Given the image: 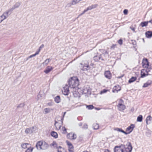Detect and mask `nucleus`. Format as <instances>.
<instances>
[{
  "label": "nucleus",
  "mask_w": 152,
  "mask_h": 152,
  "mask_svg": "<svg viewBox=\"0 0 152 152\" xmlns=\"http://www.w3.org/2000/svg\"><path fill=\"white\" fill-rule=\"evenodd\" d=\"M126 147L124 144H121L119 146H115L114 148V152H132L133 147L130 142H128L126 145Z\"/></svg>",
  "instance_id": "1"
},
{
  "label": "nucleus",
  "mask_w": 152,
  "mask_h": 152,
  "mask_svg": "<svg viewBox=\"0 0 152 152\" xmlns=\"http://www.w3.org/2000/svg\"><path fill=\"white\" fill-rule=\"evenodd\" d=\"M68 84L69 87L71 89H75V90H73V91H75V90L79 89L78 87L79 85V79L77 77H71L68 81Z\"/></svg>",
  "instance_id": "2"
},
{
  "label": "nucleus",
  "mask_w": 152,
  "mask_h": 152,
  "mask_svg": "<svg viewBox=\"0 0 152 152\" xmlns=\"http://www.w3.org/2000/svg\"><path fill=\"white\" fill-rule=\"evenodd\" d=\"M21 2H16L13 6L12 7L9 9L6 12V14L7 15L10 14L11 13L12 11L16 8H18L21 4Z\"/></svg>",
  "instance_id": "3"
},
{
  "label": "nucleus",
  "mask_w": 152,
  "mask_h": 152,
  "mask_svg": "<svg viewBox=\"0 0 152 152\" xmlns=\"http://www.w3.org/2000/svg\"><path fill=\"white\" fill-rule=\"evenodd\" d=\"M142 64L143 68H147L149 66L150 63L147 58H144L142 59Z\"/></svg>",
  "instance_id": "4"
},
{
  "label": "nucleus",
  "mask_w": 152,
  "mask_h": 152,
  "mask_svg": "<svg viewBox=\"0 0 152 152\" xmlns=\"http://www.w3.org/2000/svg\"><path fill=\"white\" fill-rule=\"evenodd\" d=\"M62 91L63 94L64 95H68L69 92V87L67 84H66L64 87H63Z\"/></svg>",
  "instance_id": "5"
},
{
  "label": "nucleus",
  "mask_w": 152,
  "mask_h": 152,
  "mask_svg": "<svg viewBox=\"0 0 152 152\" xmlns=\"http://www.w3.org/2000/svg\"><path fill=\"white\" fill-rule=\"evenodd\" d=\"M94 60L96 62H98L99 61L100 59H101L103 61H104L105 59L104 58H103L102 54H99L97 53V55H96L94 56L93 57Z\"/></svg>",
  "instance_id": "6"
},
{
  "label": "nucleus",
  "mask_w": 152,
  "mask_h": 152,
  "mask_svg": "<svg viewBox=\"0 0 152 152\" xmlns=\"http://www.w3.org/2000/svg\"><path fill=\"white\" fill-rule=\"evenodd\" d=\"M134 127V124H132L126 128V132L129 131L128 132H127V133H128V134H130L132 132Z\"/></svg>",
  "instance_id": "7"
},
{
  "label": "nucleus",
  "mask_w": 152,
  "mask_h": 152,
  "mask_svg": "<svg viewBox=\"0 0 152 152\" xmlns=\"http://www.w3.org/2000/svg\"><path fill=\"white\" fill-rule=\"evenodd\" d=\"M117 107L118 110L120 111H123L126 108L125 106L122 103H119Z\"/></svg>",
  "instance_id": "8"
},
{
  "label": "nucleus",
  "mask_w": 152,
  "mask_h": 152,
  "mask_svg": "<svg viewBox=\"0 0 152 152\" xmlns=\"http://www.w3.org/2000/svg\"><path fill=\"white\" fill-rule=\"evenodd\" d=\"M105 77L108 79H110L112 77L111 74L109 70L105 71L104 73Z\"/></svg>",
  "instance_id": "9"
},
{
  "label": "nucleus",
  "mask_w": 152,
  "mask_h": 152,
  "mask_svg": "<svg viewBox=\"0 0 152 152\" xmlns=\"http://www.w3.org/2000/svg\"><path fill=\"white\" fill-rule=\"evenodd\" d=\"M121 90V87L118 85H117L114 86L112 90L113 92L115 93L116 92L117 93L118 91H119Z\"/></svg>",
  "instance_id": "10"
},
{
  "label": "nucleus",
  "mask_w": 152,
  "mask_h": 152,
  "mask_svg": "<svg viewBox=\"0 0 152 152\" xmlns=\"http://www.w3.org/2000/svg\"><path fill=\"white\" fill-rule=\"evenodd\" d=\"M42 145V141H39L37 142L36 145V147L38 150H41Z\"/></svg>",
  "instance_id": "11"
},
{
  "label": "nucleus",
  "mask_w": 152,
  "mask_h": 152,
  "mask_svg": "<svg viewBox=\"0 0 152 152\" xmlns=\"http://www.w3.org/2000/svg\"><path fill=\"white\" fill-rule=\"evenodd\" d=\"M82 92L85 94L90 93L91 90L89 87H84L83 90Z\"/></svg>",
  "instance_id": "12"
},
{
  "label": "nucleus",
  "mask_w": 152,
  "mask_h": 152,
  "mask_svg": "<svg viewBox=\"0 0 152 152\" xmlns=\"http://www.w3.org/2000/svg\"><path fill=\"white\" fill-rule=\"evenodd\" d=\"M49 147V145L45 141L42 142V150H45L47 148Z\"/></svg>",
  "instance_id": "13"
},
{
  "label": "nucleus",
  "mask_w": 152,
  "mask_h": 152,
  "mask_svg": "<svg viewBox=\"0 0 152 152\" xmlns=\"http://www.w3.org/2000/svg\"><path fill=\"white\" fill-rule=\"evenodd\" d=\"M146 37L148 38H150L152 37V31H148L145 33Z\"/></svg>",
  "instance_id": "14"
},
{
  "label": "nucleus",
  "mask_w": 152,
  "mask_h": 152,
  "mask_svg": "<svg viewBox=\"0 0 152 152\" xmlns=\"http://www.w3.org/2000/svg\"><path fill=\"white\" fill-rule=\"evenodd\" d=\"M53 69V68L51 66H48L44 70V72L46 74H48Z\"/></svg>",
  "instance_id": "15"
},
{
  "label": "nucleus",
  "mask_w": 152,
  "mask_h": 152,
  "mask_svg": "<svg viewBox=\"0 0 152 152\" xmlns=\"http://www.w3.org/2000/svg\"><path fill=\"white\" fill-rule=\"evenodd\" d=\"M51 135L55 138H57L58 137V134L55 131H53L50 133Z\"/></svg>",
  "instance_id": "16"
},
{
  "label": "nucleus",
  "mask_w": 152,
  "mask_h": 152,
  "mask_svg": "<svg viewBox=\"0 0 152 152\" xmlns=\"http://www.w3.org/2000/svg\"><path fill=\"white\" fill-rule=\"evenodd\" d=\"M90 67L88 64H86V65H83L82 70L83 71H87L89 70Z\"/></svg>",
  "instance_id": "17"
},
{
  "label": "nucleus",
  "mask_w": 152,
  "mask_h": 152,
  "mask_svg": "<svg viewBox=\"0 0 152 152\" xmlns=\"http://www.w3.org/2000/svg\"><path fill=\"white\" fill-rule=\"evenodd\" d=\"M114 130L118 131L121 132L126 135H127L128 134V133H127V132H125L121 128H116Z\"/></svg>",
  "instance_id": "18"
},
{
  "label": "nucleus",
  "mask_w": 152,
  "mask_h": 152,
  "mask_svg": "<svg viewBox=\"0 0 152 152\" xmlns=\"http://www.w3.org/2000/svg\"><path fill=\"white\" fill-rule=\"evenodd\" d=\"M54 101L57 103H58L61 102V98L58 95L54 98Z\"/></svg>",
  "instance_id": "19"
},
{
  "label": "nucleus",
  "mask_w": 152,
  "mask_h": 152,
  "mask_svg": "<svg viewBox=\"0 0 152 152\" xmlns=\"http://www.w3.org/2000/svg\"><path fill=\"white\" fill-rule=\"evenodd\" d=\"M145 72L142 69L141 72V78H143L146 76H148L149 75V74H145Z\"/></svg>",
  "instance_id": "20"
},
{
  "label": "nucleus",
  "mask_w": 152,
  "mask_h": 152,
  "mask_svg": "<svg viewBox=\"0 0 152 152\" xmlns=\"http://www.w3.org/2000/svg\"><path fill=\"white\" fill-rule=\"evenodd\" d=\"M152 82L151 81L148 80L146 83H145L142 86L143 88H146L148 87V86L151 85Z\"/></svg>",
  "instance_id": "21"
},
{
  "label": "nucleus",
  "mask_w": 152,
  "mask_h": 152,
  "mask_svg": "<svg viewBox=\"0 0 152 152\" xmlns=\"http://www.w3.org/2000/svg\"><path fill=\"white\" fill-rule=\"evenodd\" d=\"M148 24V21H143L140 24V26L142 27H143L145 26H147Z\"/></svg>",
  "instance_id": "22"
},
{
  "label": "nucleus",
  "mask_w": 152,
  "mask_h": 152,
  "mask_svg": "<svg viewBox=\"0 0 152 152\" xmlns=\"http://www.w3.org/2000/svg\"><path fill=\"white\" fill-rule=\"evenodd\" d=\"M6 13V12L4 13L3 15L0 16V23H1L4 19L7 18L6 16L4 15V14L7 15Z\"/></svg>",
  "instance_id": "23"
},
{
  "label": "nucleus",
  "mask_w": 152,
  "mask_h": 152,
  "mask_svg": "<svg viewBox=\"0 0 152 152\" xmlns=\"http://www.w3.org/2000/svg\"><path fill=\"white\" fill-rule=\"evenodd\" d=\"M137 80V77H132L131 78H130L128 81V83H131Z\"/></svg>",
  "instance_id": "24"
},
{
  "label": "nucleus",
  "mask_w": 152,
  "mask_h": 152,
  "mask_svg": "<svg viewBox=\"0 0 152 152\" xmlns=\"http://www.w3.org/2000/svg\"><path fill=\"white\" fill-rule=\"evenodd\" d=\"M25 132L27 134H31L33 133V131L31 130V128H27L25 130Z\"/></svg>",
  "instance_id": "25"
},
{
  "label": "nucleus",
  "mask_w": 152,
  "mask_h": 152,
  "mask_svg": "<svg viewBox=\"0 0 152 152\" xmlns=\"http://www.w3.org/2000/svg\"><path fill=\"white\" fill-rule=\"evenodd\" d=\"M93 127L94 129L96 130L99 128V124L96 123H94L93 125Z\"/></svg>",
  "instance_id": "26"
},
{
  "label": "nucleus",
  "mask_w": 152,
  "mask_h": 152,
  "mask_svg": "<svg viewBox=\"0 0 152 152\" xmlns=\"http://www.w3.org/2000/svg\"><path fill=\"white\" fill-rule=\"evenodd\" d=\"M143 117L141 115H139L137 117V121L138 122H141L142 121Z\"/></svg>",
  "instance_id": "27"
},
{
  "label": "nucleus",
  "mask_w": 152,
  "mask_h": 152,
  "mask_svg": "<svg viewBox=\"0 0 152 152\" xmlns=\"http://www.w3.org/2000/svg\"><path fill=\"white\" fill-rule=\"evenodd\" d=\"M44 110L45 112V114H47L50 113L51 110H53V109H50L49 108H45Z\"/></svg>",
  "instance_id": "28"
},
{
  "label": "nucleus",
  "mask_w": 152,
  "mask_h": 152,
  "mask_svg": "<svg viewBox=\"0 0 152 152\" xmlns=\"http://www.w3.org/2000/svg\"><path fill=\"white\" fill-rule=\"evenodd\" d=\"M66 142L67 145L69 146V149H72L73 148L71 142L68 140H66Z\"/></svg>",
  "instance_id": "29"
},
{
  "label": "nucleus",
  "mask_w": 152,
  "mask_h": 152,
  "mask_svg": "<svg viewBox=\"0 0 152 152\" xmlns=\"http://www.w3.org/2000/svg\"><path fill=\"white\" fill-rule=\"evenodd\" d=\"M152 121V117L151 115L148 116L146 118V121L147 124H148V121Z\"/></svg>",
  "instance_id": "30"
},
{
  "label": "nucleus",
  "mask_w": 152,
  "mask_h": 152,
  "mask_svg": "<svg viewBox=\"0 0 152 152\" xmlns=\"http://www.w3.org/2000/svg\"><path fill=\"white\" fill-rule=\"evenodd\" d=\"M28 145V143H24L21 145V147L24 149H26L27 148V145Z\"/></svg>",
  "instance_id": "31"
},
{
  "label": "nucleus",
  "mask_w": 152,
  "mask_h": 152,
  "mask_svg": "<svg viewBox=\"0 0 152 152\" xmlns=\"http://www.w3.org/2000/svg\"><path fill=\"white\" fill-rule=\"evenodd\" d=\"M86 107L88 110H92L94 108V107L93 105H86Z\"/></svg>",
  "instance_id": "32"
},
{
  "label": "nucleus",
  "mask_w": 152,
  "mask_h": 152,
  "mask_svg": "<svg viewBox=\"0 0 152 152\" xmlns=\"http://www.w3.org/2000/svg\"><path fill=\"white\" fill-rule=\"evenodd\" d=\"M25 104L24 103H21L19 104L17 106V108H22L24 107L25 106Z\"/></svg>",
  "instance_id": "33"
},
{
  "label": "nucleus",
  "mask_w": 152,
  "mask_h": 152,
  "mask_svg": "<svg viewBox=\"0 0 152 152\" xmlns=\"http://www.w3.org/2000/svg\"><path fill=\"white\" fill-rule=\"evenodd\" d=\"M49 59L48 58H47L45 60L44 62L43 63V64L44 65H47L48 64V63H49Z\"/></svg>",
  "instance_id": "34"
},
{
  "label": "nucleus",
  "mask_w": 152,
  "mask_h": 152,
  "mask_svg": "<svg viewBox=\"0 0 152 152\" xmlns=\"http://www.w3.org/2000/svg\"><path fill=\"white\" fill-rule=\"evenodd\" d=\"M79 2V1H78V0H73L72 1L71 4H73L74 5Z\"/></svg>",
  "instance_id": "35"
},
{
  "label": "nucleus",
  "mask_w": 152,
  "mask_h": 152,
  "mask_svg": "<svg viewBox=\"0 0 152 152\" xmlns=\"http://www.w3.org/2000/svg\"><path fill=\"white\" fill-rule=\"evenodd\" d=\"M103 55L104 57L105 58V59H106L107 57L108 56V52L107 51H106Z\"/></svg>",
  "instance_id": "36"
},
{
  "label": "nucleus",
  "mask_w": 152,
  "mask_h": 152,
  "mask_svg": "<svg viewBox=\"0 0 152 152\" xmlns=\"http://www.w3.org/2000/svg\"><path fill=\"white\" fill-rule=\"evenodd\" d=\"M131 41L132 42V44L134 45H135V46H134V48H135L137 45V42L135 40H132Z\"/></svg>",
  "instance_id": "37"
},
{
  "label": "nucleus",
  "mask_w": 152,
  "mask_h": 152,
  "mask_svg": "<svg viewBox=\"0 0 152 152\" xmlns=\"http://www.w3.org/2000/svg\"><path fill=\"white\" fill-rule=\"evenodd\" d=\"M77 135L76 134H72L71 136V139L72 140H75L76 138Z\"/></svg>",
  "instance_id": "38"
},
{
  "label": "nucleus",
  "mask_w": 152,
  "mask_h": 152,
  "mask_svg": "<svg viewBox=\"0 0 152 152\" xmlns=\"http://www.w3.org/2000/svg\"><path fill=\"white\" fill-rule=\"evenodd\" d=\"M145 68H146V69H143V70L146 72L147 73L146 74H148V72H150V69H148V67Z\"/></svg>",
  "instance_id": "39"
},
{
  "label": "nucleus",
  "mask_w": 152,
  "mask_h": 152,
  "mask_svg": "<svg viewBox=\"0 0 152 152\" xmlns=\"http://www.w3.org/2000/svg\"><path fill=\"white\" fill-rule=\"evenodd\" d=\"M108 91V90L106 89H104L103 90L101 91L100 92V94H102L107 92Z\"/></svg>",
  "instance_id": "40"
},
{
  "label": "nucleus",
  "mask_w": 152,
  "mask_h": 152,
  "mask_svg": "<svg viewBox=\"0 0 152 152\" xmlns=\"http://www.w3.org/2000/svg\"><path fill=\"white\" fill-rule=\"evenodd\" d=\"M33 150V148H28L25 151V152H32Z\"/></svg>",
  "instance_id": "41"
},
{
  "label": "nucleus",
  "mask_w": 152,
  "mask_h": 152,
  "mask_svg": "<svg viewBox=\"0 0 152 152\" xmlns=\"http://www.w3.org/2000/svg\"><path fill=\"white\" fill-rule=\"evenodd\" d=\"M71 135H72V133H70L67 134V138L70 139H71V136H70Z\"/></svg>",
  "instance_id": "42"
},
{
  "label": "nucleus",
  "mask_w": 152,
  "mask_h": 152,
  "mask_svg": "<svg viewBox=\"0 0 152 152\" xmlns=\"http://www.w3.org/2000/svg\"><path fill=\"white\" fill-rule=\"evenodd\" d=\"M50 145H52L56 147L57 146V144L56 142L53 141V143Z\"/></svg>",
  "instance_id": "43"
},
{
  "label": "nucleus",
  "mask_w": 152,
  "mask_h": 152,
  "mask_svg": "<svg viewBox=\"0 0 152 152\" xmlns=\"http://www.w3.org/2000/svg\"><path fill=\"white\" fill-rule=\"evenodd\" d=\"M118 43L120 45H122L123 44V40L121 39H119L118 41Z\"/></svg>",
  "instance_id": "44"
},
{
  "label": "nucleus",
  "mask_w": 152,
  "mask_h": 152,
  "mask_svg": "<svg viewBox=\"0 0 152 152\" xmlns=\"http://www.w3.org/2000/svg\"><path fill=\"white\" fill-rule=\"evenodd\" d=\"M97 6V4H92L91 6L92 9L96 8Z\"/></svg>",
  "instance_id": "45"
},
{
  "label": "nucleus",
  "mask_w": 152,
  "mask_h": 152,
  "mask_svg": "<svg viewBox=\"0 0 152 152\" xmlns=\"http://www.w3.org/2000/svg\"><path fill=\"white\" fill-rule=\"evenodd\" d=\"M83 129H86L88 128V125L86 124H84L82 127Z\"/></svg>",
  "instance_id": "46"
},
{
  "label": "nucleus",
  "mask_w": 152,
  "mask_h": 152,
  "mask_svg": "<svg viewBox=\"0 0 152 152\" xmlns=\"http://www.w3.org/2000/svg\"><path fill=\"white\" fill-rule=\"evenodd\" d=\"M123 13L125 15H127L128 13V10L127 9L124 10L123 11Z\"/></svg>",
  "instance_id": "47"
},
{
  "label": "nucleus",
  "mask_w": 152,
  "mask_h": 152,
  "mask_svg": "<svg viewBox=\"0 0 152 152\" xmlns=\"http://www.w3.org/2000/svg\"><path fill=\"white\" fill-rule=\"evenodd\" d=\"M63 130L64 131V133L65 134L67 133L66 129L64 127L62 128Z\"/></svg>",
  "instance_id": "48"
},
{
  "label": "nucleus",
  "mask_w": 152,
  "mask_h": 152,
  "mask_svg": "<svg viewBox=\"0 0 152 152\" xmlns=\"http://www.w3.org/2000/svg\"><path fill=\"white\" fill-rule=\"evenodd\" d=\"M87 12V11L86 10H85L83 12L81 13L77 17V18H78L79 16L82 15L83 14H84L86 12Z\"/></svg>",
  "instance_id": "49"
},
{
  "label": "nucleus",
  "mask_w": 152,
  "mask_h": 152,
  "mask_svg": "<svg viewBox=\"0 0 152 152\" xmlns=\"http://www.w3.org/2000/svg\"><path fill=\"white\" fill-rule=\"evenodd\" d=\"M66 113V112H64V114L63 115V117L61 118V122L62 123H63V121L64 120V118Z\"/></svg>",
  "instance_id": "50"
},
{
  "label": "nucleus",
  "mask_w": 152,
  "mask_h": 152,
  "mask_svg": "<svg viewBox=\"0 0 152 152\" xmlns=\"http://www.w3.org/2000/svg\"><path fill=\"white\" fill-rule=\"evenodd\" d=\"M92 8H91V6H89L86 9H85L87 11V12L88 10H92Z\"/></svg>",
  "instance_id": "51"
},
{
  "label": "nucleus",
  "mask_w": 152,
  "mask_h": 152,
  "mask_svg": "<svg viewBox=\"0 0 152 152\" xmlns=\"http://www.w3.org/2000/svg\"><path fill=\"white\" fill-rule=\"evenodd\" d=\"M56 148L58 149H62L63 150L64 149V148H63L61 146H59L58 147H57V146H56Z\"/></svg>",
  "instance_id": "52"
},
{
  "label": "nucleus",
  "mask_w": 152,
  "mask_h": 152,
  "mask_svg": "<svg viewBox=\"0 0 152 152\" xmlns=\"http://www.w3.org/2000/svg\"><path fill=\"white\" fill-rule=\"evenodd\" d=\"M100 50L102 51L101 52L102 53V55L104 54V53H105V52L106 51V50L104 49H101Z\"/></svg>",
  "instance_id": "53"
},
{
  "label": "nucleus",
  "mask_w": 152,
  "mask_h": 152,
  "mask_svg": "<svg viewBox=\"0 0 152 152\" xmlns=\"http://www.w3.org/2000/svg\"><path fill=\"white\" fill-rule=\"evenodd\" d=\"M44 45L43 44H42L39 48L41 50L44 48Z\"/></svg>",
  "instance_id": "54"
},
{
  "label": "nucleus",
  "mask_w": 152,
  "mask_h": 152,
  "mask_svg": "<svg viewBox=\"0 0 152 152\" xmlns=\"http://www.w3.org/2000/svg\"><path fill=\"white\" fill-rule=\"evenodd\" d=\"M35 56H36V55H35V54H34L31 55V56H29V58H31L33 57H34Z\"/></svg>",
  "instance_id": "55"
},
{
  "label": "nucleus",
  "mask_w": 152,
  "mask_h": 152,
  "mask_svg": "<svg viewBox=\"0 0 152 152\" xmlns=\"http://www.w3.org/2000/svg\"><path fill=\"white\" fill-rule=\"evenodd\" d=\"M130 28L132 29V30L134 32H136L135 31V29L134 28V27H130Z\"/></svg>",
  "instance_id": "56"
},
{
  "label": "nucleus",
  "mask_w": 152,
  "mask_h": 152,
  "mask_svg": "<svg viewBox=\"0 0 152 152\" xmlns=\"http://www.w3.org/2000/svg\"><path fill=\"white\" fill-rule=\"evenodd\" d=\"M104 152H110V150L108 149H105Z\"/></svg>",
  "instance_id": "57"
},
{
  "label": "nucleus",
  "mask_w": 152,
  "mask_h": 152,
  "mask_svg": "<svg viewBox=\"0 0 152 152\" xmlns=\"http://www.w3.org/2000/svg\"><path fill=\"white\" fill-rule=\"evenodd\" d=\"M83 125V123L82 122H80L78 124V126H81Z\"/></svg>",
  "instance_id": "58"
},
{
  "label": "nucleus",
  "mask_w": 152,
  "mask_h": 152,
  "mask_svg": "<svg viewBox=\"0 0 152 152\" xmlns=\"http://www.w3.org/2000/svg\"><path fill=\"white\" fill-rule=\"evenodd\" d=\"M71 3H72V2L71 3H69L68 4H67L68 6H70L71 5H73V4H71Z\"/></svg>",
  "instance_id": "59"
},
{
  "label": "nucleus",
  "mask_w": 152,
  "mask_h": 152,
  "mask_svg": "<svg viewBox=\"0 0 152 152\" xmlns=\"http://www.w3.org/2000/svg\"><path fill=\"white\" fill-rule=\"evenodd\" d=\"M95 109L96 110H99L101 109V108L99 107H95Z\"/></svg>",
  "instance_id": "60"
},
{
  "label": "nucleus",
  "mask_w": 152,
  "mask_h": 152,
  "mask_svg": "<svg viewBox=\"0 0 152 152\" xmlns=\"http://www.w3.org/2000/svg\"><path fill=\"white\" fill-rule=\"evenodd\" d=\"M39 53V52L37 51L36 53H35V55H36V56Z\"/></svg>",
  "instance_id": "61"
},
{
  "label": "nucleus",
  "mask_w": 152,
  "mask_h": 152,
  "mask_svg": "<svg viewBox=\"0 0 152 152\" xmlns=\"http://www.w3.org/2000/svg\"><path fill=\"white\" fill-rule=\"evenodd\" d=\"M69 152H73V151L71 150V149H69Z\"/></svg>",
  "instance_id": "62"
},
{
  "label": "nucleus",
  "mask_w": 152,
  "mask_h": 152,
  "mask_svg": "<svg viewBox=\"0 0 152 152\" xmlns=\"http://www.w3.org/2000/svg\"><path fill=\"white\" fill-rule=\"evenodd\" d=\"M148 23H152V19L150 20L149 21H148Z\"/></svg>",
  "instance_id": "63"
},
{
  "label": "nucleus",
  "mask_w": 152,
  "mask_h": 152,
  "mask_svg": "<svg viewBox=\"0 0 152 152\" xmlns=\"http://www.w3.org/2000/svg\"><path fill=\"white\" fill-rule=\"evenodd\" d=\"M57 151H58V152H62L61 150L60 149H58Z\"/></svg>",
  "instance_id": "64"
}]
</instances>
